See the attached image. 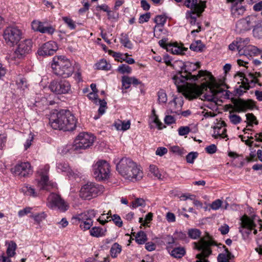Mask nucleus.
<instances>
[{"label": "nucleus", "instance_id": "nucleus-47", "mask_svg": "<svg viewBox=\"0 0 262 262\" xmlns=\"http://www.w3.org/2000/svg\"><path fill=\"white\" fill-rule=\"evenodd\" d=\"M166 21V18L165 17L164 15H157L154 20L155 23L157 24L158 26H161L163 27Z\"/></svg>", "mask_w": 262, "mask_h": 262}, {"label": "nucleus", "instance_id": "nucleus-21", "mask_svg": "<svg viewBox=\"0 0 262 262\" xmlns=\"http://www.w3.org/2000/svg\"><path fill=\"white\" fill-rule=\"evenodd\" d=\"M89 99L94 100V103L99 105L98 109V113L99 115H102L105 112V109L107 107L106 102L104 100L99 99L98 98V95L96 93H90L88 95Z\"/></svg>", "mask_w": 262, "mask_h": 262}, {"label": "nucleus", "instance_id": "nucleus-8", "mask_svg": "<svg viewBox=\"0 0 262 262\" xmlns=\"http://www.w3.org/2000/svg\"><path fill=\"white\" fill-rule=\"evenodd\" d=\"M104 191V187L93 182H89L84 185L79 192V196L85 200H90L101 194Z\"/></svg>", "mask_w": 262, "mask_h": 262}, {"label": "nucleus", "instance_id": "nucleus-43", "mask_svg": "<svg viewBox=\"0 0 262 262\" xmlns=\"http://www.w3.org/2000/svg\"><path fill=\"white\" fill-rule=\"evenodd\" d=\"M117 71L121 74H129L132 72V68L127 64H122L118 67Z\"/></svg>", "mask_w": 262, "mask_h": 262}, {"label": "nucleus", "instance_id": "nucleus-29", "mask_svg": "<svg viewBox=\"0 0 262 262\" xmlns=\"http://www.w3.org/2000/svg\"><path fill=\"white\" fill-rule=\"evenodd\" d=\"M106 229L101 227H94L90 231V235L96 237H102L105 235Z\"/></svg>", "mask_w": 262, "mask_h": 262}, {"label": "nucleus", "instance_id": "nucleus-63", "mask_svg": "<svg viewBox=\"0 0 262 262\" xmlns=\"http://www.w3.org/2000/svg\"><path fill=\"white\" fill-rule=\"evenodd\" d=\"M167 149L164 147H158L156 151L157 155L162 156L167 152Z\"/></svg>", "mask_w": 262, "mask_h": 262}, {"label": "nucleus", "instance_id": "nucleus-24", "mask_svg": "<svg viewBox=\"0 0 262 262\" xmlns=\"http://www.w3.org/2000/svg\"><path fill=\"white\" fill-rule=\"evenodd\" d=\"M246 10L245 7L241 5V3L236 4L231 7V14L233 17L238 18L244 14Z\"/></svg>", "mask_w": 262, "mask_h": 262}, {"label": "nucleus", "instance_id": "nucleus-40", "mask_svg": "<svg viewBox=\"0 0 262 262\" xmlns=\"http://www.w3.org/2000/svg\"><path fill=\"white\" fill-rule=\"evenodd\" d=\"M93 222L92 219H89L80 223V227L83 231L89 230L92 226Z\"/></svg>", "mask_w": 262, "mask_h": 262}, {"label": "nucleus", "instance_id": "nucleus-2", "mask_svg": "<svg viewBox=\"0 0 262 262\" xmlns=\"http://www.w3.org/2000/svg\"><path fill=\"white\" fill-rule=\"evenodd\" d=\"M199 63L196 64L188 62L184 64L181 68V71H179L176 75L172 77V81L176 85L179 92H183L186 97V91L187 89L195 84H190L185 85V81L190 80L191 81H195L199 79L202 78V76L205 74V71L200 70L197 75H192L191 72L195 71L200 68Z\"/></svg>", "mask_w": 262, "mask_h": 262}, {"label": "nucleus", "instance_id": "nucleus-57", "mask_svg": "<svg viewBox=\"0 0 262 262\" xmlns=\"http://www.w3.org/2000/svg\"><path fill=\"white\" fill-rule=\"evenodd\" d=\"M222 201L220 200L217 199L215 201H213L210 205V207L211 209L213 210H217L219 209L222 206Z\"/></svg>", "mask_w": 262, "mask_h": 262}, {"label": "nucleus", "instance_id": "nucleus-45", "mask_svg": "<svg viewBox=\"0 0 262 262\" xmlns=\"http://www.w3.org/2000/svg\"><path fill=\"white\" fill-rule=\"evenodd\" d=\"M158 101L159 103H165L167 102V98L165 91L163 90H160L158 92Z\"/></svg>", "mask_w": 262, "mask_h": 262}, {"label": "nucleus", "instance_id": "nucleus-35", "mask_svg": "<svg viewBox=\"0 0 262 262\" xmlns=\"http://www.w3.org/2000/svg\"><path fill=\"white\" fill-rule=\"evenodd\" d=\"M205 46L202 43L201 40H198L193 42L190 46V49L196 52L202 51Z\"/></svg>", "mask_w": 262, "mask_h": 262}, {"label": "nucleus", "instance_id": "nucleus-19", "mask_svg": "<svg viewBox=\"0 0 262 262\" xmlns=\"http://www.w3.org/2000/svg\"><path fill=\"white\" fill-rule=\"evenodd\" d=\"M11 171L20 177H26L32 174L33 170L29 162H21L11 169Z\"/></svg>", "mask_w": 262, "mask_h": 262}, {"label": "nucleus", "instance_id": "nucleus-44", "mask_svg": "<svg viewBox=\"0 0 262 262\" xmlns=\"http://www.w3.org/2000/svg\"><path fill=\"white\" fill-rule=\"evenodd\" d=\"M230 113L229 119L233 124L237 125L241 122L242 118L236 114H231V112H230Z\"/></svg>", "mask_w": 262, "mask_h": 262}, {"label": "nucleus", "instance_id": "nucleus-46", "mask_svg": "<svg viewBox=\"0 0 262 262\" xmlns=\"http://www.w3.org/2000/svg\"><path fill=\"white\" fill-rule=\"evenodd\" d=\"M113 221L114 224L118 227H121L122 226L123 222L121 217L118 214H114L112 217L109 219V221Z\"/></svg>", "mask_w": 262, "mask_h": 262}, {"label": "nucleus", "instance_id": "nucleus-64", "mask_svg": "<svg viewBox=\"0 0 262 262\" xmlns=\"http://www.w3.org/2000/svg\"><path fill=\"white\" fill-rule=\"evenodd\" d=\"M219 230L221 232L222 235H225L229 232V227L228 225L224 224L219 228Z\"/></svg>", "mask_w": 262, "mask_h": 262}, {"label": "nucleus", "instance_id": "nucleus-38", "mask_svg": "<svg viewBox=\"0 0 262 262\" xmlns=\"http://www.w3.org/2000/svg\"><path fill=\"white\" fill-rule=\"evenodd\" d=\"M164 242L167 245V247H172L174 246H177V243L175 237L166 235L163 237Z\"/></svg>", "mask_w": 262, "mask_h": 262}, {"label": "nucleus", "instance_id": "nucleus-12", "mask_svg": "<svg viewBox=\"0 0 262 262\" xmlns=\"http://www.w3.org/2000/svg\"><path fill=\"white\" fill-rule=\"evenodd\" d=\"M232 101L233 105L229 104V107L237 113L246 112L248 110H252L256 106L255 102L252 99L238 98L233 99Z\"/></svg>", "mask_w": 262, "mask_h": 262}, {"label": "nucleus", "instance_id": "nucleus-16", "mask_svg": "<svg viewBox=\"0 0 262 262\" xmlns=\"http://www.w3.org/2000/svg\"><path fill=\"white\" fill-rule=\"evenodd\" d=\"M249 42L248 38L243 39L241 38H237V50L240 55H247L251 54H256L258 49L253 46H247Z\"/></svg>", "mask_w": 262, "mask_h": 262}, {"label": "nucleus", "instance_id": "nucleus-10", "mask_svg": "<svg viewBox=\"0 0 262 262\" xmlns=\"http://www.w3.org/2000/svg\"><path fill=\"white\" fill-rule=\"evenodd\" d=\"M95 140V137L87 133H80L74 141L73 147L74 150H81L91 147Z\"/></svg>", "mask_w": 262, "mask_h": 262}, {"label": "nucleus", "instance_id": "nucleus-17", "mask_svg": "<svg viewBox=\"0 0 262 262\" xmlns=\"http://www.w3.org/2000/svg\"><path fill=\"white\" fill-rule=\"evenodd\" d=\"M32 47V42L31 40L25 39L21 41L14 52L15 57L18 59L23 58L26 55L30 53Z\"/></svg>", "mask_w": 262, "mask_h": 262}, {"label": "nucleus", "instance_id": "nucleus-51", "mask_svg": "<svg viewBox=\"0 0 262 262\" xmlns=\"http://www.w3.org/2000/svg\"><path fill=\"white\" fill-rule=\"evenodd\" d=\"M73 220H75L79 221V223H80L82 222H83L87 219H89L88 217V215L86 212L81 213L76 215L75 216H73L72 219Z\"/></svg>", "mask_w": 262, "mask_h": 262}, {"label": "nucleus", "instance_id": "nucleus-55", "mask_svg": "<svg viewBox=\"0 0 262 262\" xmlns=\"http://www.w3.org/2000/svg\"><path fill=\"white\" fill-rule=\"evenodd\" d=\"M176 240H184L187 238L186 234L182 231H176L173 234Z\"/></svg>", "mask_w": 262, "mask_h": 262}, {"label": "nucleus", "instance_id": "nucleus-41", "mask_svg": "<svg viewBox=\"0 0 262 262\" xmlns=\"http://www.w3.org/2000/svg\"><path fill=\"white\" fill-rule=\"evenodd\" d=\"M62 20L67 25L68 27L71 30H74L76 28V25L75 22L71 18L67 16L62 17Z\"/></svg>", "mask_w": 262, "mask_h": 262}, {"label": "nucleus", "instance_id": "nucleus-50", "mask_svg": "<svg viewBox=\"0 0 262 262\" xmlns=\"http://www.w3.org/2000/svg\"><path fill=\"white\" fill-rule=\"evenodd\" d=\"M198 153L197 152H190L186 157V161L188 163L192 164L194 160L198 157Z\"/></svg>", "mask_w": 262, "mask_h": 262}, {"label": "nucleus", "instance_id": "nucleus-31", "mask_svg": "<svg viewBox=\"0 0 262 262\" xmlns=\"http://www.w3.org/2000/svg\"><path fill=\"white\" fill-rule=\"evenodd\" d=\"M133 234L135 236L136 242L138 244H143L147 240V235L146 233L143 231H140L138 232L136 235L135 233H134Z\"/></svg>", "mask_w": 262, "mask_h": 262}, {"label": "nucleus", "instance_id": "nucleus-61", "mask_svg": "<svg viewBox=\"0 0 262 262\" xmlns=\"http://www.w3.org/2000/svg\"><path fill=\"white\" fill-rule=\"evenodd\" d=\"M206 151L209 154H214L217 150V147L215 144H211L205 148Z\"/></svg>", "mask_w": 262, "mask_h": 262}, {"label": "nucleus", "instance_id": "nucleus-4", "mask_svg": "<svg viewBox=\"0 0 262 262\" xmlns=\"http://www.w3.org/2000/svg\"><path fill=\"white\" fill-rule=\"evenodd\" d=\"M116 169L124 178L129 180L138 181L143 177L140 167L130 159L123 158L116 165Z\"/></svg>", "mask_w": 262, "mask_h": 262}, {"label": "nucleus", "instance_id": "nucleus-62", "mask_svg": "<svg viewBox=\"0 0 262 262\" xmlns=\"http://www.w3.org/2000/svg\"><path fill=\"white\" fill-rule=\"evenodd\" d=\"M113 56L116 58V59H117L120 62H122L123 60H121V58H125V57H127V56H128V53L123 54L120 53L114 52Z\"/></svg>", "mask_w": 262, "mask_h": 262}, {"label": "nucleus", "instance_id": "nucleus-1", "mask_svg": "<svg viewBox=\"0 0 262 262\" xmlns=\"http://www.w3.org/2000/svg\"><path fill=\"white\" fill-rule=\"evenodd\" d=\"M205 71V74L202 76L203 78L201 81L205 80V82L202 83L200 86L195 84L187 89L186 98L189 99H195L209 90V94L205 93L202 95V100L215 102L216 97H218L217 81L211 73Z\"/></svg>", "mask_w": 262, "mask_h": 262}, {"label": "nucleus", "instance_id": "nucleus-6", "mask_svg": "<svg viewBox=\"0 0 262 262\" xmlns=\"http://www.w3.org/2000/svg\"><path fill=\"white\" fill-rule=\"evenodd\" d=\"M184 5L190 8L186 13V18L191 25L196 23V18L200 17L206 8V1L202 0H185Z\"/></svg>", "mask_w": 262, "mask_h": 262}, {"label": "nucleus", "instance_id": "nucleus-3", "mask_svg": "<svg viewBox=\"0 0 262 262\" xmlns=\"http://www.w3.org/2000/svg\"><path fill=\"white\" fill-rule=\"evenodd\" d=\"M49 124L54 129L72 131L76 127V120L70 111L62 110L51 115Z\"/></svg>", "mask_w": 262, "mask_h": 262}, {"label": "nucleus", "instance_id": "nucleus-48", "mask_svg": "<svg viewBox=\"0 0 262 262\" xmlns=\"http://www.w3.org/2000/svg\"><path fill=\"white\" fill-rule=\"evenodd\" d=\"M57 167L62 171L67 172L70 176H72V170H71L68 163H63L58 164Z\"/></svg>", "mask_w": 262, "mask_h": 262}, {"label": "nucleus", "instance_id": "nucleus-34", "mask_svg": "<svg viewBox=\"0 0 262 262\" xmlns=\"http://www.w3.org/2000/svg\"><path fill=\"white\" fill-rule=\"evenodd\" d=\"M122 251L121 246L118 244L117 243H114L110 250V253L111 256L113 258H116L117 257L118 255L121 253Z\"/></svg>", "mask_w": 262, "mask_h": 262}, {"label": "nucleus", "instance_id": "nucleus-13", "mask_svg": "<svg viewBox=\"0 0 262 262\" xmlns=\"http://www.w3.org/2000/svg\"><path fill=\"white\" fill-rule=\"evenodd\" d=\"M258 24L257 17L255 15H249L238 20L236 24V31L241 33L249 31Z\"/></svg>", "mask_w": 262, "mask_h": 262}, {"label": "nucleus", "instance_id": "nucleus-60", "mask_svg": "<svg viewBox=\"0 0 262 262\" xmlns=\"http://www.w3.org/2000/svg\"><path fill=\"white\" fill-rule=\"evenodd\" d=\"M34 139V135L32 134H29V138L27 139L25 143L24 144V148L25 150H27L32 144V142Z\"/></svg>", "mask_w": 262, "mask_h": 262}, {"label": "nucleus", "instance_id": "nucleus-49", "mask_svg": "<svg viewBox=\"0 0 262 262\" xmlns=\"http://www.w3.org/2000/svg\"><path fill=\"white\" fill-rule=\"evenodd\" d=\"M122 89H128L131 84V81L130 77L127 76H124L122 77Z\"/></svg>", "mask_w": 262, "mask_h": 262}, {"label": "nucleus", "instance_id": "nucleus-18", "mask_svg": "<svg viewBox=\"0 0 262 262\" xmlns=\"http://www.w3.org/2000/svg\"><path fill=\"white\" fill-rule=\"evenodd\" d=\"M241 220L239 231L242 234L249 235L251 233L252 230H254L253 233L254 234H257V230L255 229L256 225L252 219L247 215H244L242 217Z\"/></svg>", "mask_w": 262, "mask_h": 262}, {"label": "nucleus", "instance_id": "nucleus-5", "mask_svg": "<svg viewBox=\"0 0 262 262\" xmlns=\"http://www.w3.org/2000/svg\"><path fill=\"white\" fill-rule=\"evenodd\" d=\"M51 67L55 75L63 78L70 77L74 71V67L71 61L63 55L55 56L53 59Z\"/></svg>", "mask_w": 262, "mask_h": 262}, {"label": "nucleus", "instance_id": "nucleus-26", "mask_svg": "<svg viewBox=\"0 0 262 262\" xmlns=\"http://www.w3.org/2000/svg\"><path fill=\"white\" fill-rule=\"evenodd\" d=\"M49 177L47 175L41 174L40 180L38 182L37 187L40 190H49L50 187Z\"/></svg>", "mask_w": 262, "mask_h": 262}, {"label": "nucleus", "instance_id": "nucleus-28", "mask_svg": "<svg viewBox=\"0 0 262 262\" xmlns=\"http://www.w3.org/2000/svg\"><path fill=\"white\" fill-rule=\"evenodd\" d=\"M166 50L168 52H170L173 54H184V51L187 50V48H182L177 45H172L170 44L166 47Z\"/></svg>", "mask_w": 262, "mask_h": 262}, {"label": "nucleus", "instance_id": "nucleus-59", "mask_svg": "<svg viewBox=\"0 0 262 262\" xmlns=\"http://www.w3.org/2000/svg\"><path fill=\"white\" fill-rule=\"evenodd\" d=\"M231 259L229 258L228 255L224 253H220L217 256L218 262H229V260Z\"/></svg>", "mask_w": 262, "mask_h": 262}, {"label": "nucleus", "instance_id": "nucleus-14", "mask_svg": "<svg viewBox=\"0 0 262 262\" xmlns=\"http://www.w3.org/2000/svg\"><path fill=\"white\" fill-rule=\"evenodd\" d=\"M49 89L57 94H67L71 91V84L66 80H53L51 82Z\"/></svg>", "mask_w": 262, "mask_h": 262}, {"label": "nucleus", "instance_id": "nucleus-27", "mask_svg": "<svg viewBox=\"0 0 262 262\" xmlns=\"http://www.w3.org/2000/svg\"><path fill=\"white\" fill-rule=\"evenodd\" d=\"M5 245L7 246L6 253L8 257H13L16 254V250L17 248L16 244L13 241H6Z\"/></svg>", "mask_w": 262, "mask_h": 262}, {"label": "nucleus", "instance_id": "nucleus-33", "mask_svg": "<svg viewBox=\"0 0 262 262\" xmlns=\"http://www.w3.org/2000/svg\"><path fill=\"white\" fill-rule=\"evenodd\" d=\"M247 120L245 122L247 124V126L252 127L253 124L257 125L258 121L256 117L252 113H248L246 115Z\"/></svg>", "mask_w": 262, "mask_h": 262}, {"label": "nucleus", "instance_id": "nucleus-56", "mask_svg": "<svg viewBox=\"0 0 262 262\" xmlns=\"http://www.w3.org/2000/svg\"><path fill=\"white\" fill-rule=\"evenodd\" d=\"M144 205H145V201L143 199L138 198L132 202V206L133 208H137Z\"/></svg>", "mask_w": 262, "mask_h": 262}, {"label": "nucleus", "instance_id": "nucleus-52", "mask_svg": "<svg viewBox=\"0 0 262 262\" xmlns=\"http://www.w3.org/2000/svg\"><path fill=\"white\" fill-rule=\"evenodd\" d=\"M190 128L188 126H182L179 128L178 133L180 136H183L188 135L190 132Z\"/></svg>", "mask_w": 262, "mask_h": 262}, {"label": "nucleus", "instance_id": "nucleus-42", "mask_svg": "<svg viewBox=\"0 0 262 262\" xmlns=\"http://www.w3.org/2000/svg\"><path fill=\"white\" fill-rule=\"evenodd\" d=\"M31 217L34 219L35 221L38 224H39L46 217V214L44 212H42L35 214H32L31 215Z\"/></svg>", "mask_w": 262, "mask_h": 262}, {"label": "nucleus", "instance_id": "nucleus-7", "mask_svg": "<svg viewBox=\"0 0 262 262\" xmlns=\"http://www.w3.org/2000/svg\"><path fill=\"white\" fill-rule=\"evenodd\" d=\"M193 248L201 252L196 255L197 260L194 262H209L207 258L212 254L211 246H217L216 243L212 240H207L205 237L200 239L198 242L193 243Z\"/></svg>", "mask_w": 262, "mask_h": 262}, {"label": "nucleus", "instance_id": "nucleus-54", "mask_svg": "<svg viewBox=\"0 0 262 262\" xmlns=\"http://www.w3.org/2000/svg\"><path fill=\"white\" fill-rule=\"evenodd\" d=\"M149 171L153 173L154 176L158 179H161V174L160 173L157 167L154 165L149 166Z\"/></svg>", "mask_w": 262, "mask_h": 262}, {"label": "nucleus", "instance_id": "nucleus-9", "mask_svg": "<svg viewBox=\"0 0 262 262\" xmlns=\"http://www.w3.org/2000/svg\"><path fill=\"white\" fill-rule=\"evenodd\" d=\"M22 31L16 26H9L4 31L3 36L6 43L9 46H14L22 38Z\"/></svg>", "mask_w": 262, "mask_h": 262}, {"label": "nucleus", "instance_id": "nucleus-25", "mask_svg": "<svg viewBox=\"0 0 262 262\" xmlns=\"http://www.w3.org/2000/svg\"><path fill=\"white\" fill-rule=\"evenodd\" d=\"M248 77H245L243 78L242 86L241 87L244 88L245 90H249L250 88L249 84L256 83L258 82L257 79L256 78L255 76L253 73H249Z\"/></svg>", "mask_w": 262, "mask_h": 262}, {"label": "nucleus", "instance_id": "nucleus-22", "mask_svg": "<svg viewBox=\"0 0 262 262\" xmlns=\"http://www.w3.org/2000/svg\"><path fill=\"white\" fill-rule=\"evenodd\" d=\"M166 249L170 255L176 258H181L186 253L185 247L182 246L167 247Z\"/></svg>", "mask_w": 262, "mask_h": 262}, {"label": "nucleus", "instance_id": "nucleus-37", "mask_svg": "<svg viewBox=\"0 0 262 262\" xmlns=\"http://www.w3.org/2000/svg\"><path fill=\"white\" fill-rule=\"evenodd\" d=\"M95 66L96 68L98 70L108 71L111 69V64L108 63L105 59H101L99 62L95 64Z\"/></svg>", "mask_w": 262, "mask_h": 262}, {"label": "nucleus", "instance_id": "nucleus-20", "mask_svg": "<svg viewBox=\"0 0 262 262\" xmlns=\"http://www.w3.org/2000/svg\"><path fill=\"white\" fill-rule=\"evenodd\" d=\"M57 44L53 41H49L45 43L39 48L38 50V54L40 56H51L53 55L58 50Z\"/></svg>", "mask_w": 262, "mask_h": 262}, {"label": "nucleus", "instance_id": "nucleus-15", "mask_svg": "<svg viewBox=\"0 0 262 262\" xmlns=\"http://www.w3.org/2000/svg\"><path fill=\"white\" fill-rule=\"evenodd\" d=\"M47 200V205L51 209L58 208L61 211H65L68 208V206L65 201L58 194L51 193Z\"/></svg>", "mask_w": 262, "mask_h": 262}, {"label": "nucleus", "instance_id": "nucleus-11", "mask_svg": "<svg viewBox=\"0 0 262 262\" xmlns=\"http://www.w3.org/2000/svg\"><path fill=\"white\" fill-rule=\"evenodd\" d=\"M110 175V166L105 161H98L93 165V176L98 181L108 179Z\"/></svg>", "mask_w": 262, "mask_h": 262}, {"label": "nucleus", "instance_id": "nucleus-36", "mask_svg": "<svg viewBox=\"0 0 262 262\" xmlns=\"http://www.w3.org/2000/svg\"><path fill=\"white\" fill-rule=\"evenodd\" d=\"M121 37L120 38V42L125 48L129 49L133 48V44L128 38V36L127 34H124L123 33L121 35Z\"/></svg>", "mask_w": 262, "mask_h": 262}, {"label": "nucleus", "instance_id": "nucleus-32", "mask_svg": "<svg viewBox=\"0 0 262 262\" xmlns=\"http://www.w3.org/2000/svg\"><path fill=\"white\" fill-rule=\"evenodd\" d=\"M22 192L27 195L36 197L38 195L37 192L35 191V189L29 185L24 186L21 188Z\"/></svg>", "mask_w": 262, "mask_h": 262}, {"label": "nucleus", "instance_id": "nucleus-53", "mask_svg": "<svg viewBox=\"0 0 262 262\" xmlns=\"http://www.w3.org/2000/svg\"><path fill=\"white\" fill-rule=\"evenodd\" d=\"M43 23L38 20H33L31 24L32 29L40 32Z\"/></svg>", "mask_w": 262, "mask_h": 262}, {"label": "nucleus", "instance_id": "nucleus-23", "mask_svg": "<svg viewBox=\"0 0 262 262\" xmlns=\"http://www.w3.org/2000/svg\"><path fill=\"white\" fill-rule=\"evenodd\" d=\"M217 86H218V88L217 89L218 96H219L220 94H222V96H224V98L229 99L231 94L230 92L228 90H225L221 88L222 86H224L226 89H229V87L228 85H227L224 81L220 80L219 81H217Z\"/></svg>", "mask_w": 262, "mask_h": 262}, {"label": "nucleus", "instance_id": "nucleus-58", "mask_svg": "<svg viewBox=\"0 0 262 262\" xmlns=\"http://www.w3.org/2000/svg\"><path fill=\"white\" fill-rule=\"evenodd\" d=\"M150 18V13H146L144 14L140 15L139 19V23L140 24H143L145 22H147Z\"/></svg>", "mask_w": 262, "mask_h": 262}, {"label": "nucleus", "instance_id": "nucleus-39", "mask_svg": "<svg viewBox=\"0 0 262 262\" xmlns=\"http://www.w3.org/2000/svg\"><path fill=\"white\" fill-rule=\"evenodd\" d=\"M201 234V231L196 228L190 229L188 231V236L193 239L199 238L200 237Z\"/></svg>", "mask_w": 262, "mask_h": 262}, {"label": "nucleus", "instance_id": "nucleus-30", "mask_svg": "<svg viewBox=\"0 0 262 262\" xmlns=\"http://www.w3.org/2000/svg\"><path fill=\"white\" fill-rule=\"evenodd\" d=\"M55 31V28L51 25L48 24L47 21H44L40 32L41 33H47L52 35Z\"/></svg>", "mask_w": 262, "mask_h": 262}]
</instances>
